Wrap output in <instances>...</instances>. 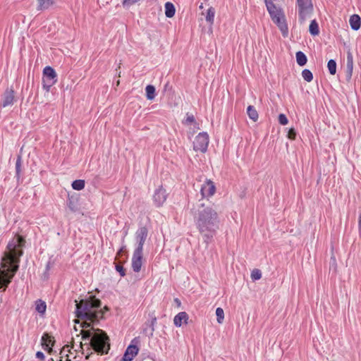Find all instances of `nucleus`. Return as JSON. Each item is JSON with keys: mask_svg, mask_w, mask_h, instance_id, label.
Here are the masks:
<instances>
[{"mask_svg": "<svg viewBox=\"0 0 361 361\" xmlns=\"http://www.w3.org/2000/svg\"><path fill=\"white\" fill-rule=\"evenodd\" d=\"M148 236V229L146 226H140L135 234L137 246L135 250L143 251V246Z\"/></svg>", "mask_w": 361, "mask_h": 361, "instance_id": "nucleus-8", "label": "nucleus"}, {"mask_svg": "<svg viewBox=\"0 0 361 361\" xmlns=\"http://www.w3.org/2000/svg\"><path fill=\"white\" fill-rule=\"evenodd\" d=\"M247 114L251 120H252L255 122L257 121L259 115L257 110L253 106L250 105L247 106Z\"/></svg>", "mask_w": 361, "mask_h": 361, "instance_id": "nucleus-26", "label": "nucleus"}, {"mask_svg": "<svg viewBox=\"0 0 361 361\" xmlns=\"http://www.w3.org/2000/svg\"><path fill=\"white\" fill-rule=\"evenodd\" d=\"M309 31H310V33L313 36H316V35H319V25L316 20H312L310 22V24L309 26Z\"/></svg>", "mask_w": 361, "mask_h": 361, "instance_id": "nucleus-27", "label": "nucleus"}, {"mask_svg": "<svg viewBox=\"0 0 361 361\" xmlns=\"http://www.w3.org/2000/svg\"><path fill=\"white\" fill-rule=\"evenodd\" d=\"M296 137V131L294 128H290L288 132V137L290 140H295Z\"/></svg>", "mask_w": 361, "mask_h": 361, "instance_id": "nucleus-40", "label": "nucleus"}, {"mask_svg": "<svg viewBox=\"0 0 361 361\" xmlns=\"http://www.w3.org/2000/svg\"><path fill=\"white\" fill-rule=\"evenodd\" d=\"M215 16V9L213 7H209L207 11L206 20L210 25L214 23Z\"/></svg>", "mask_w": 361, "mask_h": 361, "instance_id": "nucleus-29", "label": "nucleus"}, {"mask_svg": "<svg viewBox=\"0 0 361 361\" xmlns=\"http://www.w3.org/2000/svg\"><path fill=\"white\" fill-rule=\"evenodd\" d=\"M142 264V252L134 250L132 257V269L135 272H139L141 270Z\"/></svg>", "mask_w": 361, "mask_h": 361, "instance_id": "nucleus-13", "label": "nucleus"}, {"mask_svg": "<svg viewBox=\"0 0 361 361\" xmlns=\"http://www.w3.org/2000/svg\"><path fill=\"white\" fill-rule=\"evenodd\" d=\"M216 191V187L211 180H207L205 183L201 186L200 192L204 197H209L212 196Z\"/></svg>", "mask_w": 361, "mask_h": 361, "instance_id": "nucleus-11", "label": "nucleus"}, {"mask_svg": "<svg viewBox=\"0 0 361 361\" xmlns=\"http://www.w3.org/2000/svg\"><path fill=\"white\" fill-rule=\"evenodd\" d=\"M279 123L283 126L288 124V120L285 114H280L279 115Z\"/></svg>", "mask_w": 361, "mask_h": 361, "instance_id": "nucleus-37", "label": "nucleus"}, {"mask_svg": "<svg viewBox=\"0 0 361 361\" xmlns=\"http://www.w3.org/2000/svg\"><path fill=\"white\" fill-rule=\"evenodd\" d=\"M72 188L75 190H81L85 188V183L84 180L78 179L73 181Z\"/></svg>", "mask_w": 361, "mask_h": 361, "instance_id": "nucleus-30", "label": "nucleus"}, {"mask_svg": "<svg viewBox=\"0 0 361 361\" xmlns=\"http://www.w3.org/2000/svg\"><path fill=\"white\" fill-rule=\"evenodd\" d=\"M176 13V8L174 5L171 2H166L165 4V15L167 18H172L174 16Z\"/></svg>", "mask_w": 361, "mask_h": 361, "instance_id": "nucleus-24", "label": "nucleus"}, {"mask_svg": "<svg viewBox=\"0 0 361 361\" xmlns=\"http://www.w3.org/2000/svg\"><path fill=\"white\" fill-rule=\"evenodd\" d=\"M183 123L185 125H191L192 123H196L195 116L191 114H187L185 119L183 121Z\"/></svg>", "mask_w": 361, "mask_h": 361, "instance_id": "nucleus-34", "label": "nucleus"}, {"mask_svg": "<svg viewBox=\"0 0 361 361\" xmlns=\"http://www.w3.org/2000/svg\"><path fill=\"white\" fill-rule=\"evenodd\" d=\"M194 220L203 242L207 247L213 242L214 237L219 227V217L217 212L209 205L200 204L194 213Z\"/></svg>", "mask_w": 361, "mask_h": 361, "instance_id": "nucleus-2", "label": "nucleus"}, {"mask_svg": "<svg viewBox=\"0 0 361 361\" xmlns=\"http://www.w3.org/2000/svg\"><path fill=\"white\" fill-rule=\"evenodd\" d=\"M216 320L219 324H222L224 319V312L221 307L216 309Z\"/></svg>", "mask_w": 361, "mask_h": 361, "instance_id": "nucleus-33", "label": "nucleus"}, {"mask_svg": "<svg viewBox=\"0 0 361 361\" xmlns=\"http://www.w3.org/2000/svg\"><path fill=\"white\" fill-rule=\"evenodd\" d=\"M262 278V272L259 269H255L251 273V279L253 281L259 280Z\"/></svg>", "mask_w": 361, "mask_h": 361, "instance_id": "nucleus-35", "label": "nucleus"}, {"mask_svg": "<svg viewBox=\"0 0 361 361\" xmlns=\"http://www.w3.org/2000/svg\"><path fill=\"white\" fill-rule=\"evenodd\" d=\"M173 301L177 307H180L181 306V301L178 298H174Z\"/></svg>", "mask_w": 361, "mask_h": 361, "instance_id": "nucleus-43", "label": "nucleus"}, {"mask_svg": "<svg viewBox=\"0 0 361 361\" xmlns=\"http://www.w3.org/2000/svg\"><path fill=\"white\" fill-rule=\"evenodd\" d=\"M55 4V0H38L37 1V11H44L49 8Z\"/></svg>", "mask_w": 361, "mask_h": 361, "instance_id": "nucleus-17", "label": "nucleus"}, {"mask_svg": "<svg viewBox=\"0 0 361 361\" xmlns=\"http://www.w3.org/2000/svg\"><path fill=\"white\" fill-rule=\"evenodd\" d=\"M359 233H360V236L361 238V214H360L359 216Z\"/></svg>", "mask_w": 361, "mask_h": 361, "instance_id": "nucleus-44", "label": "nucleus"}, {"mask_svg": "<svg viewBox=\"0 0 361 361\" xmlns=\"http://www.w3.org/2000/svg\"><path fill=\"white\" fill-rule=\"evenodd\" d=\"M49 361H54L53 358H50Z\"/></svg>", "mask_w": 361, "mask_h": 361, "instance_id": "nucleus-52", "label": "nucleus"}, {"mask_svg": "<svg viewBox=\"0 0 361 361\" xmlns=\"http://www.w3.org/2000/svg\"><path fill=\"white\" fill-rule=\"evenodd\" d=\"M57 82V75L55 70L51 66H46L43 70L42 85L43 89L49 92L51 87Z\"/></svg>", "mask_w": 361, "mask_h": 361, "instance_id": "nucleus-5", "label": "nucleus"}, {"mask_svg": "<svg viewBox=\"0 0 361 361\" xmlns=\"http://www.w3.org/2000/svg\"><path fill=\"white\" fill-rule=\"evenodd\" d=\"M331 264H332L333 266H335L336 264V260L334 256H332L331 257Z\"/></svg>", "mask_w": 361, "mask_h": 361, "instance_id": "nucleus-45", "label": "nucleus"}, {"mask_svg": "<svg viewBox=\"0 0 361 361\" xmlns=\"http://www.w3.org/2000/svg\"><path fill=\"white\" fill-rule=\"evenodd\" d=\"M188 314L185 312H180L174 317V325L180 327L182 326L183 322L185 324L188 323Z\"/></svg>", "mask_w": 361, "mask_h": 361, "instance_id": "nucleus-16", "label": "nucleus"}, {"mask_svg": "<svg viewBox=\"0 0 361 361\" xmlns=\"http://www.w3.org/2000/svg\"><path fill=\"white\" fill-rule=\"evenodd\" d=\"M328 70L331 75H335L336 73V62L334 59H330L327 63Z\"/></svg>", "mask_w": 361, "mask_h": 361, "instance_id": "nucleus-31", "label": "nucleus"}, {"mask_svg": "<svg viewBox=\"0 0 361 361\" xmlns=\"http://www.w3.org/2000/svg\"><path fill=\"white\" fill-rule=\"evenodd\" d=\"M169 83L167 82L164 86V90L166 91L168 89Z\"/></svg>", "mask_w": 361, "mask_h": 361, "instance_id": "nucleus-48", "label": "nucleus"}, {"mask_svg": "<svg viewBox=\"0 0 361 361\" xmlns=\"http://www.w3.org/2000/svg\"><path fill=\"white\" fill-rule=\"evenodd\" d=\"M104 310L105 311H108V310H109V307H108L107 306H105V307H104Z\"/></svg>", "mask_w": 361, "mask_h": 361, "instance_id": "nucleus-50", "label": "nucleus"}, {"mask_svg": "<svg viewBox=\"0 0 361 361\" xmlns=\"http://www.w3.org/2000/svg\"><path fill=\"white\" fill-rule=\"evenodd\" d=\"M22 157L18 155L16 162V178L19 183L21 180L22 176Z\"/></svg>", "mask_w": 361, "mask_h": 361, "instance_id": "nucleus-19", "label": "nucleus"}, {"mask_svg": "<svg viewBox=\"0 0 361 361\" xmlns=\"http://www.w3.org/2000/svg\"><path fill=\"white\" fill-rule=\"evenodd\" d=\"M302 77L305 81L308 82L313 80V74L309 69H304L302 71Z\"/></svg>", "mask_w": 361, "mask_h": 361, "instance_id": "nucleus-32", "label": "nucleus"}, {"mask_svg": "<svg viewBox=\"0 0 361 361\" xmlns=\"http://www.w3.org/2000/svg\"><path fill=\"white\" fill-rule=\"evenodd\" d=\"M349 22L352 30L356 31L360 28L361 19L358 15L354 14L351 16Z\"/></svg>", "mask_w": 361, "mask_h": 361, "instance_id": "nucleus-18", "label": "nucleus"}, {"mask_svg": "<svg viewBox=\"0 0 361 361\" xmlns=\"http://www.w3.org/2000/svg\"><path fill=\"white\" fill-rule=\"evenodd\" d=\"M346 68L348 76L349 78L352 76L353 69V58L350 51H348L347 58H346Z\"/></svg>", "mask_w": 361, "mask_h": 361, "instance_id": "nucleus-20", "label": "nucleus"}, {"mask_svg": "<svg viewBox=\"0 0 361 361\" xmlns=\"http://www.w3.org/2000/svg\"><path fill=\"white\" fill-rule=\"evenodd\" d=\"M83 341H90V345L92 348L97 353L107 354L110 349L109 338L102 329H94L84 330L81 332Z\"/></svg>", "mask_w": 361, "mask_h": 361, "instance_id": "nucleus-4", "label": "nucleus"}, {"mask_svg": "<svg viewBox=\"0 0 361 361\" xmlns=\"http://www.w3.org/2000/svg\"><path fill=\"white\" fill-rule=\"evenodd\" d=\"M146 97L148 100H152L155 97V87L152 85H148L145 87Z\"/></svg>", "mask_w": 361, "mask_h": 361, "instance_id": "nucleus-28", "label": "nucleus"}, {"mask_svg": "<svg viewBox=\"0 0 361 361\" xmlns=\"http://www.w3.org/2000/svg\"><path fill=\"white\" fill-rule=\"evenodd\" d=\"M67 207L69 210L73 213H75L79 211V204L77 200H75L72 197H69L67 200Z\"/></svg>", "mask_w": 361, "mask_h": 361, "instance_id": "nucleus-22", "label": "nucleus"}, {"mask_svg": "<svg viewBox=\"0 0 361 361\" xmlns=\"http://www.w3.org/2000/svg\"><path fill=\"white\" fill-rule=\"evenodd\" d=\"M68 345H67V346H64V347L63 348V349L61 350V353H60V354L61 355V360H60V361H63V355H66V352H68Z\"/></svg>", "mask_w": 361, "mask_h": 361, "instance_id": "nucleus-42", "label": "nucleus"}, {"mask_svg": "<svg viewBox=\"0 0 361 361\" xmlns=\"http://www.w3.org/2000/svg\"><path fill=\"white\" fill-rule=\"evenodd\" d=\"M200 9H202L203 8V4H201L199 6Z\"/></svg>", "mask_w": 361, "mask_h": 361, "instance_id": "nucleus-51", "label": "nucleus"}, {"mask_svg": "<svg viewBox=\"0 0 361 361\" xmlns=\"http://www.w3.org/2000/svg\"><path fill=\"white\" fill-rule=\"evenodd\" d=\"M75 316L86 322L85 326L90 327L92 322H99L103 317L104 311L97 310L101 307L102 302L94 295H91L87 300H81L79 302L75 300Z\"/></svg>", "mask_w": 361, "mask_h": 361, "instance_id": "nucleus-3", "label": "nucleus"}, {"mask_svg": "<svg viewBox=\"0 0 361 361\" xmlns=\"http://www.w3.org/2000/svg\"><path fill=\"white\" fill-rule=\"evenodd\" d=\"M49 269H50V263L48 262L47 266H46V271H49Z\"/></svg>", "mask_w": 361, "mask_h": 361, "instance_id": "nucleus-46", "label": "nucleus"}, {"mask_svg": "<svg viewBox=\"0 0 361 361\" xmlns=\"http://www.w3.org/2000/svg\"><path fill=\"white\" fill-rule=\"evenodd\" d=\"M36 357L42 361H44V360H45L44 354L41 351H37L36 353Z\"/></svg>", "mask_w": 361, "mask_h": 361, "instance_id": "nucleus-41", "label": "nucleus"}, {"mask_svg": "<svg viewBox=\"0 0 361 361\" xmlns=\"http://www.w3.org/2000/svg\"><path fill=\"white\" fill-rule=\"evenodd\" d=\"M116 270L120 274L121 276H126V269L121 264L116 265Z\"/></svg>", "mask_w": 361, "mask_h": 361, "instance_id": "nucleus-38", "label": "nucleus"}, {"mask_svg": "<svg viewBox=\"0 0 361 361\" xmlns=\"http://www.w3.org/2000/svg\"><path fill=\"white\" fill-rule=\"evenodd\" d=\"M140 0H123L122 1V5L125 8H128L130 6L137 3Z\"/></svg>", "mask_w": 361, "mask_h": 361, "instance_id": "nucleus-36", "label": "nucleus"}, {"mask_svg": "<svg viewBox=\"0 0 361 361\" xmlns=\"http://www.w3.org/2000/svg\"><path fill=\"white\" fill-rule=\"evenodd\" d=\"M25 243L24 238L17 235L13 238L7 245L8 251L2 257L1 264L3 270L0 269V288L4 291L11 283L13 278L19 269L20 257L23 255L21 249Z\"/></svg>", "mask_w": 361, "mask_h": 361, "instance_id": "nucleus-1", "label": "nucleus"}, {"mask_svg": "<svg viewBox=\"0 0 361 361\" xmlns=\"http://www.w3.org/2000/svg\"><path fill=\"white\" fill-rule=\"evenodd\" d=\"M35 310L41 315H44L47 310L46 302L41 299H38L35 302Z\"/></svg>", "mask_w": 361, "mask_h": 361, "instance_id": "nucleus-23", "label": "nucleus"}, {"mask_svg": "<svg viewBox=\"0 0 361 361\" xmlns=\"http://www.w3.org/2000/svg\"><path fill=\"white\" fill-rule=\"evenodd\" d=\"M42 345L45 350L50 349L53 346L52 337L47 333L44 334L42 336Z\"/></svg>", "mask_w": 361, "mask_h": 361, "instance_id": "nucleus-21", "label": "nucleus"}, {"mask_svg": "<svg viewBox=\"0 0 361 361\" xmlns=\"http://www.w3.org/2000/svg\"><path fill=\"white\" fill-rule=\"evenodd\" d=\"M298 17L300 23H304L313 11L312 0H297Z\"/></svg>", "mask_w": 361, "mask_h": 361, "instance_id": "nucleus-6", "label": "nucleus"}, {"mask_svg": "<svg viewBox=\"0 0 361 361\" xmlns=\"http://www.w3.org/2000/svg\"><path fill=\"white\" fill-rule=\"evenodd\" d=\"M272 21L277 25L283 37H286L288 35V27L286 23V16L283 15L281 17L277 16L276 18L272 20Z\"/></svg>", "mask_w": 361, "mask_h": 361, "instance_id": "nucleus-12", "label": "nucleus"}, {"mask_svg": "<svg viewBox=\"0 0 361 361\" xmlns=\"http://www.w3.org/2000/svg\"><path fill=\"white\" fill-rule=\"evenodd\" d=\"M209 142V135L206 132L200 133L193 142V149L204 153L207 150Z\"/></svg>", "mask_w": 361, "mask_h": 361, "instance_id": "nucleus-7", "label": "nucleus"}, {"mask_svg": "<svg viewBox=\"0 0 361 361\" xmlns=\"http://www.w3.org/2000/svg\"><path fill=\"white\" fill-rule=\"evenodd\" d=\"M14 91L13 89L7 88L3 95V102L1 104L2 107H6L8 106H11L13 104L14 101Z\"/></svg>", "mask_w": 361, "mask_h": 361, "instance_id": "nucleus-14", "label": "nucleus"}, {"mask_svg": "<svg viewBox=\"0 0 361 361\" xmlns=\"http://www.w3.org/2000/svg\"><path fill=\"white\" fill-rule=\"evenodd\" d=\"M167 198L166 190L161 186L156 189L153 195V200L157 207H161L165 202Z\"/></svg>", "mask_w": 361, "mask_h": 361, "instance_id": "nucleus-10", "label": "nucleus"}, {"mask_svg": "<svg viewBox=\"0 0 361 361\" xmlns=\"http://www.w3.org/2000/svg\"><path fill=\"white\" fill-rule=\"evenodd\" d=\"M157 323V317L155 316H153L152 317L151 322L149 323V326L151 328V333L150 335L152 336L153 332L154 331V325Z\"/></svg>", "mask_w": 361, "mask_h": 361, "instance_id": "nucleus-39", "label": "nucleus"}, {"mask_svg": "<svg viewBox=\"0 0 361 361\" xmlns=\"http://www.w3.org/2000/svg\"><path fill=\"white\" fill-rule=\"evenodd\" d=\"M296 61L300 66H303L307 63V59L306 55L301 51L296 52Z\"/></svg>", "mask_w": 361, "mask_h": 361, "instance_id": "nucleus-25", "label": "nucleus"}, {"mask_svg": "<svg viewBox=\"0 0 361 361\" xmlns=\"http://www.w3.org/2000/svg\"><path fill=\"white\" fill-rule=\"evenodd\" d=\"M138 348L136 345H130L123 357V361H132L133 357L137 354L138 353Z\"/></svg>", "mask_w": 361, "mask_h": 361, "instance_id": "nucleus-15", "label": "nucleus"}, {"mask_svg": "<svg viewBox=\"0 0 361 361\" xmlns=\"http://www.w3.org/2000/svg\"><path fill=\"white\" fill-rule=\"evenodd\" d=\"M266 0H264V1L265 2Z\"/></svg>", "mask_w": 361, "mask_h": 361, "instance_id": "nucleus-53", "label": "nucleus"}, {"mask_svg": "<svg viewBox=\"0 0 361 361\" xmlns=\"http://www.w3.org/2000/svg\"><path fill=\"white\" fill-rule=\"evenodd\" d=\"M124 248H125V246L122 247L119 250V251H118V255H119L120 253H121V252H123V249H124Z\"/></svg>", "mask_w": 361, "mask_h": 361, "instance_id": "nucleus-47", "label": "nucleus"}, {"mask_svg": "<svg viewBox=\"0 0 361 361\" xmlns=\"http://www.w3.org/2000/svg\"><path fill=\"white\" fill-rule=\"evenodd\" d=\"M265 5L271 20L276 18L277 16L281 17L285 15L283 8L280 6H277L271 0H266Z\"/></svg>", "mask_w": 361, "mask_h": 361, "instance_id": "nucleus-9", "label": "nucleus"}, {"mask_svg": "<svg viewBox=\"0 0 361 361\" xmlns=\"http://www.w3.org/2000/svg\"><path fill=\"white\" fill-rule=\"evenodd\" d=\"M66 356L67 357V358L66 359L65 361H71V360L68 358V354H66Z\"/></svg>", "mask_w": 361, "mask_h": 361, "instance_id": "nucleus-49", "label": "nucleus"}]
</instances>
